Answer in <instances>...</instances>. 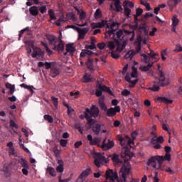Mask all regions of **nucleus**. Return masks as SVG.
Here are the masks:
<instances>
[{
	"label": "nucleus",
	"instance_id": "obj_1",
	"mask_svg": "<svg viewBox=\"0 0 182 182\" xmlns=\"http://www.w3.org/2000/svg\"><path fill=\"white\" fill-rule=\"evenodd\" d=\"M93 28H103V26H106V29H109L107 31V33L109 35L111 39H114L116 41L117 43H118V46L117 48V52H122L123 49L126 48V45H127V40H124L122 43L119 42L116 38L122 41V38H124V35H127L128 38H129V41H134V36L136 34L134 33V31H129L127 30H119V24L117 23H113L112 24H107V23L105 21H102L101 23H92Z\"/></svg>",
	"mask_w": 182,
	"mask_h": 182
},
{
	"label": "nucleus",
	"instance_id": "obj_2",
	"mask_svg": "<svg viewBox=\"0 0 182 182\" xmlns=\"http://www.w3.org/2000/svg\"><path fill=\"white\" fill-rule=\"evenodd\" d=\"M166 154L165 156H151L147 161L146 164L149 167H153V168H156V170H161L163 166V161L164 160H167V161H170L171 160V154H170V151H171V147L166 146L165 147Z\"/></svg>",
	"mask_w": 182,
	"mask_h": 182
},
{
	"label": "nucleus",
	"instance_id": "obj_3",
	"mask_svg": "<svg viewBox=\"0 0 182 182\" xmlns=\"http://www.w3.org/2000/svg\"><path fill=\"white\" fill-rule=\"evenodd\" d=\"M158 75L159 76V79L154 82L153 86L149 88V90H152L153 92H159V90H160V86L164 87V86L170 85V79L166 77V74H164V72L160 69V65H159Z\"/></svg>",
	"mask_w": 182,
	"mask_h": 182
},
{
	"label": "nucleus",
	"instance_id": "obj_4",
	"mask_svg": "<svg viewBox=\"0 0 182 182\" xmlns=\"http://www.w3.org/2000/svg\"><path fill=\"white\" fill-rule=\"evenodd\" d=\"M156 53H154V51L151 50V53L147 55L146 54H141V56H142V60L145 63H149V62H151V63H149L147 65H141L139 69L142 70V72H147L150 70V68L153 66V63H154V59H156Z\"/></svg>",
	"mask_w": 182,
	"mask_h": 182
},
{
	"label": "nucleus",
	"instance_id": "obj_5",
	"mask_svg": "<svg viewBox=\"0 0 182 182\" xmlns=\"http://www.w3.org/2000/svg\"><path fill=\"white\" fill-rule=\"evenodd\" d=\"M99 116V108L95 106H92L90 109L87 108L85 112V117L87 120L89 124H93L95 121L92 117H97Z\"/></svg>",
	"mask_w": 182,
	"mask_h": 182
},
{
	"label": "nucleus",
	"instance_id": "obj_6",
	"mask_svg": "<svg viewBox=\"0 0 182 182\" xmlns=\"http://www.w3.org/2000/svg\"><path fill=\"white\" fill-rule=\"evenodd\" d=\"M50 45H53L55 50L63 52L65 50V43L60 39H56L54 36L50 35L48 36Z\"/></svg>",
	"mask_w": 182,
	"mask_h": 182
},
{
	"label": "nucleus",
	"instance_id": "obj_7",
	"mask_svg": "<svg viewBox=\"0 0 182 182\" xmlns=\"http://www.w3.org/2000/svg\"><path fill=\"white\" fill-rule=\"evenodd\" d=\"M137 68L136 67H132V73H131V75L129 74H127L125 77V80L129 83L130 87H134L136 86V83L139 81L137 79ZM133 78H135L133 80Z\"/></svg>",
	"mask_w": 182,
	"mask_h": 182
},
{
	"label": "nucleus",
	"instance_id": "obj_8",
	"mask_svg": "<svg viewBox=\"0 0 182 182\" xmlns=\"http://www.w3.org/2000/svg\"><path fill=\"white\" fill-rule=\"evenodd\" d=\"M28 53L31 55L32 58H42L43 56V51L39 48L35 47V46L31 45L30 48L27 49Z\"/></svg>",
	"mask_w": 182,
	"mask_h": 182
},
{
	"label": "nucleus",
	"instance_id": "obj_9",
	"mask_svg": "<svg viewBox=\"0 0 182 182\" xmlns=\"http://www.w3.org/2000/svg\"><path fill=\"white\" fill-rule=\"evenodd\" d=\"M118 140L123 149H125L126 151L129 150V147H132V139L130 137L125 136H118Z\"/></svg>",
	"mask_w": 182,
	"mask_h": 182
},
{
	"label": "nucleus",
	"instance_id": "obj_10",
	"mask_svg": "<svg viewBox=\"0 0 182 182\" xmlns=\"http://www.w3.org/2000/svg\"><path fill=\"white\" fill-rule=\"evenodd\" d=\"M102 92H107L109 95H112V90H110V88L106 87V85H105L102 83L97 84V90L95 92L96 96H97V97L102 96V95H103Z\"/></svg>",
	"mask_w": 182,
	"mask_h": 182
},
{
	"label": "nucleus",
	"instance_id": "obj_11",
	"mask_svg": "<svg viewBox=\"0 0 182 182\" xmlns=\"http://www.w3.org/2000/svg\"><path fill=\"white\" fill-rule=\"evenodd\" d=\"M107 161H109L106 159V157H105L103 154H96L94 163L97 167L103 166V163H107Z\"/></svg>",
	"mask_w": 182,
	"mask_h": 182
},
{
	"label": "nucleus",
	"instance_id": "obj_12",
	"mask_svg": "<svg viewBox=\"0 0 182 182\" xmlns=\"http://www.w3.org/2000/svg\"><path fill=\"white\" fill-rule=\"evenodd\" d=\"M124 7V15L127 18H130V14H132V10L129 8H134V4L132 1H124L123 4Z\"/></svg>",
	"mask_w": 182,
	"mask_h": 182
},
{
	"label": "nucleus",
	"instance_id": "obj_13",
	"mask_svg": "<svg viewBox=\"0 0 182 182\" xmlns=\"http://www.w3.org/2000/svg\"><path fill=\"white\" fill-rule=\"evenodd\" d=\"M164 141V139L161 136L159 137H157V136H154L151 139V144L154 145V149H156V150H159L161 149L162 143Z\"/></svg>",
	"mask_w": 182,
	"mask_h": 182
},
{
	"label": "nucleus",
	"instance_id": "obj_14",
	"mask_svg": "<svg viewBox=\"0 0 182 182\" xmlns=\"http://www.w3.org/2000/svg\"><path fill=\"white\" fill-rule=\"evenodd\" d=\"M130 174V167L126 166V165H123L119 171V177L126 181V178L127 176Z\"/></svg>",
	"mask_w": 182,
	"mask_h": 182
},
{
	"label": "nucleus",
	"instance_id": "obj_15",
	"mask_svg": "<svg viewBox=\"0 0 182 182\" xmlns=\"http://www.w3.org/2000/svg\"><path fill=\"white\" fill-rule=\"evenodd\" d=\"M114 147V141L113 140L108 139L106 141V139L102 141V144L101 145V148L102 150H110V149H113Z\"/></svg>",
	"mask_w": 182,
	"mask_h": 182
},
{
	"label": "nucleus",
	"instance_id": "obj_16",
	"mask_svg": "<svg viewBox=\"0 0 182 182\" xmlns=\"http://www.w3.org/2000/svg\"><path fill=\"white\" fill-rule=\"evenodd\" d=\"M87 139L88 141H90V144L91 146H95L97 144V146L102 147V146H100V144H99V143H100V141H102V138L96 137V138L93 139V137L90 134H88L87 136Z\"/></svg>",
	"mask_w": 182,
	"mask_h": 182
},
{
	"label": "nucleus",
	"instance_id": "obj_17",
	"mask_svg": "<svg viewBox=\"0 0 182 182\" xmlns=\"http://www.w3.org/2000/svg\"><path fill=\"white\" fill-rule=\"evenodd\" d=\"M107 115L109 116V117H112V116H116V113H119L120 112V107L116 106L114 108H109L106 110Z\"/></svg>",
	"mask_w": 182,
	"mask_h": 182
},
{
	"label": "nucleus",
	"instance_id": "obj_18",
	"mask_svg": "<svg viewBox=\"0 0 182 182\" xmlns=\"http://www.w3.org/2000/svg\"><path fill=\"white\" fill-rule=\"evenodd\" d=\"M90 174V168H87L85 171H84L79 178L77 179L76 182H83L85 180H86V177L88 176V175Z\"/></svg>",
	"mask_w": 182,
	"mask_h": 182
},
{
	"label": "nucleus",
	"instance_id": "obj_19",
	"mask_svg": "<svg viewBox=\"0 0 182 182\" xmlns=\"http://www.w3.org/2000/svg\"><path fill=\"white\" fill-rule=\"evenodd\" d=\"M141 14H143V9H136V14L134 15V21H135V25L133 26L134 31L137 29V28H138L137 22L139 21V18H137V16H140V15H141Z\"/></svg>",
	"mask_w": 182,
	"mask_h": 182
},
{
	"label": "nucleus",
	"instance_id": "obj_20",
	"mask_svg": "<svg viewBox=\"0 0 182 182\" xmlns=\"http://www.w3.org/2000/svg\"><path fill=\"white\" fill-rule=\"evenodd\" d=\"M77 32L79 33L78 39H85V36L89 32L88 28H78Z\"/></svg>",
	"mask_w": 182,
	"mask_h": 182
},
{
	"label": "nucleus",
	"instance_id": "obj_21",
	"mask_svg": "<svg viewBox=\"0 0 182 182\" xmlns=\"http://www.w3.org/2000/svg\"><path fill=\"white\" fill-rule=\"evenodd\" d=\"M180 2H181V0H168L167 5L169 8V10L172 11L173 9H174V8H176V6L180 4Z\"/></svg>",
	"mask_w": 182,
	"mask_h": 182
},
{
	"label": "nucleus",
	"instance_id": "obj_22",
	"mask_svg": "<svg viewBox=\"0 0 182 182\" xmlns=\"http://www.w3.org/2000/svg\"><path fill=\"white\" fill-rule=\"evenodd\" d=\"M60 73V70H59V68L57 67H51L50 72V76H51V77H56V76H59Z\"/></svg>",
	"mask_w": 182,
	"mask_h": 182
},
{
	"label": "nucleus",
	"instance_id": "obj_23",
	"mask_svg": "<svg viewBox=\"0 0 182 182\" xmlns=\"http://www.w3.org/2000/svg\"><path fill=\"white\" fill-rule=\"evenodd\" d=\"M75 50V47H73V44H67L66 45V53H64L65 55H68V53H70L71 56H73Z\"/></svg>",
	"mask_w": 182,
	"mask_h": 182
},
{
	"label": "nucleus",
	"instance_id": "obj_24",
	"mask_svg": "<svg viewBox=\"0 0 182 182\" xmlns=\"http://www.w3.org/2000/svg\"><path fill=\"white\" fill-rule=\"evenodd\" d=\"M58 166H56L55 169L58 173H63V171L65 168H63V166H65V164L63 163V161L58 160Z\"/></svg>",
	"mask_w": 182,
	"mask_h": 182
},
{
	"label": "nucleus",
	"instance_id": "obj_25",
	"mask_svg": "<svg viewBox=\"0 0 182 182\" xmlns=\"http://www.w3.org/2000/svg\"><path fill=\"white\" fill-rule=\"evenodd\" d=\"M99 105L101 107L102 110H104V112H106L107 110V107L106 106V104H105V97L101 96L99 98Z\"/></svg>",
	"mask_w": 182,
	"mask_h": 182
},
{
	"label": "nucleus",
	"instance_id": "obj_26",
	"mask_svg": "<svg viewBox=\"0 0 182 182\" xmlns=\"http://www.w3.org/2000/svg\"><path fill=\"white\" fill-rule=\"evenodd\" d=\"M117 44L119 46V43L116 41H114V42L111 41L106 43V46L109 48L110 50H113V49L116 48Z\"/></svg>",
	"mask_w": 182,
	"mask_h": 182
},
{
	"label": "nucleus",
	"instance_id": "obj_27",
	"mask_svg": "<svg viewBox=\"0 0 182 182\" xmlns=\"http://www.w3.org/2000/svg\"><path fill=\"white\" fill-rule=\"evenodd\" d=\"M29 12L33 16H38V14H39V10L38 9V7L33 6L29 9Z\"/></svg>",
	"mask_w": 182,
	"mask_h": 182
},
{
	"label": "nucleus",
	"instance_id": "obj_28",
	"mask_svg": "<svg viewBox=\"0 0 182 182\" xmlns=\"http://www.w3.org/2000/svg\"><path fill=\"white\" fill-rule=\"evenodd\" d=\"M101 129H102V125H100V124H95L92 127V132L94 134L97 135V134H99V133H100Z\"/></svg>",
	"mask_w": 182,
	"mask_h": 182
},
{
	"label": "nucleus",
	"instance_id": "obj_29",
	"mask_svg": "<svg viewBox=\"0 0 182 182\" xmlns=\"http://www.w3.org/2000/svg\"><path fill=\"white\" fill-rule=\"evenodd\" d=\"M93 80H95V78L92 75L85 74L83 77L84 83H89V82H93Z\"/></svg>",
	"mask_w": 182,
	"mask_h": 182
},
{
	"label": "nucleus",
	"instance_id": "obj_30",
	"mask_svg": "<svg viewBox=\"0 0 182 182\" xmlns=\"http://www.w3.org/2000/svg\"><path fill=\"white\" fill-rule=\"evenodd\" d=\"M159 102H163V103H166V105H171V103H173V100L165 97H158Z\"/></svg>",
	"mask_w": 182,
	"mask_h": 182
},
{
	"label": "nucleus",
	"instance_id": "obj_31",
	"mask_svg": "<svg viewBox=\"0 0 182 182\" xmlns=\"http://www.w3.org/2000/svg\"><path fill=\"white\" fill-rule=\"evenodd\" d=\"M77 14L79 15L80 21H83L85 18H86V12L82 11V9H77Z\"/></svg>",
	"mask_w": 182,
	"mask_h": 182
},
{
	"label": "nucleus",
	"instance_id": "obj_32",
	"mask_svg": "<svg viewBox=\"0 0 182 182\" xmlns=\"http://www.w3.org/2000/svg\"><path fill=\"white\" fill-rule=\"evenodd\" d=\"M47 173L50 174L52 177H56V171L55 170V168L53 167H48L46 169Z\"/></svg>",
	"mask_w": 182,
	"mask_h": 182
},
{
	"label": "nucleus",
	"instance_id": "obj_33",
	"mask_svg": "<svg viewBox=\"0 0 182 182\" xmlns=\"http://www.w3.org/2000/svg\"><path fill=\"white\" fill-rule=\"evenodd\" d=\"M134 55H136V51L131 50L126 53L124 58L125 59H132Z\"/></svg>",
	"mask_w": 182,
	"mask_h": 182
},
{
	"label": "nucleus",
	"instance_id": "obj_34",
	"mask_svg": "<svg viewBox=\"0 0 182 182\" xmlns=\"http://www.w3.org/2000/svg\"><path fill=\"white\" fill-rule=\"evenodd\" d=\"M67 19H70L71 21H73V22H76L77 21V18L76 16H75V14L73 12L68 13L66 15Z\"/></svg>",
	"mask_w": 182,
	"mask_h": 182
},
{
	"label": "nucleus",
	"instance_id": "obj_35",
	"mask_svg": "<svg viewBox=\"0 0 182 182\" xmlns=\"http://www.w3.org/2000/svg\"><path fill=\"white\" fill-rule=\"evenodd\" d=\"M18 163L21 164V167H23L25 168H29V166H28V162L23 158L18 160Z\"/></svg>",
	"mask_w": 182,
	"mask_h": 182
},
{
	"label": "nucleus",
	"instance_id": "obj_36",
	"mask_svg": "<svg viewBox=\"0 0 182 182\" xmlns=\"http://www.w3.org/2000/svg\"><path fill=\"white\" fill-rule=\"evenodd\" d=\"M6 87L10 90L11 95H14V93L15 92V85H12V84L6 82Z\"/></svg>",
	"mask_w": 182,
	"mask_h": 182
},
{
	"label": "nucleus",
	"instance_id": "obj_37",
	"mask_svg": "<svg viewBox=\"0 0 182 182\" xmlns=\"http://www.w3.org/2000/svg\"><path fill=\"white\" fill-rule=\"evenodd\" d=\"M112 161L114 163V164H122V161L119 159V155L114 154L112 157Z\"/></svg>",
	"mask_w": 182,
	"mask_h": 182
},
{
	"label": "nucleus",
	"instance_id": "obj_38",
	"mask_svg": "<svg viewBox=\"0 0 182 182\" xmlns=\"http://www.w3.org/2000/svg\"><path fill=\"white\" fill-rule=\"evenodd\" d=\"M86 65L88 69H90V70H93V59L88 58Z\"/></svg>",
	"mask_w": 182,
	"mask_h": 182
},
{
	"label": "nucleus",
	"instance_id": "obj_39",
	"mask_svg": "<svg viewBox=\"0 0 182 182\" xmlns=\"http://www.w3.org/2000/svg\"><path fill=\"white\" fill-rule=\"evenodd\" d=\"M21 87H23L24 89H27L30 92H33V86L28 85L25 83L20 85Z\"/></svg>",
	"mask_w": 182,
	"mask_h": 182
},
{
	"label": "nucleus",
	"instance_id": "obj_40",
	"mask_svg": "<svg viewBox=\"0 0 182 182\" xmlns=\"http://www.w3.org/2000/svg\"><path fill=\"white\" fill-rule=\"evenodd\" d=\"M178 22H180V20L177 18V16H173L172 18V26H177Z\"/></svg>",
	"mask_w": 182,
	"mask_h": 182
},
{
	"label": "nucleus",
	"instance_id": "obj_41",
	"mask_svg": "<svg viewBox=\"0 0 182 182\" xmlns=\"http://www.w3.org/2000/svg\"><path fill=\"white\" fill-rule=\"evenodd\" d=\"M43 117L44 120H46L47 122H48V123H53V117H52V116L49 114H45Z\"/></svg>",
	"mask_w": 182,
	"mask_h": 182
},
{
	"label": "nucleus",
	"instance_id": "obj_42",
	"mask_svg": "<svg viewBox=\"0 0 182 182\" xmlns=\"http://www.w3.org/2000/svg\"><path fill=\"white\" fill-rule=\"evenodd\" d=\"M95 16L96 19H99L102 18V11H100V9H97L95 13Z\"/></svg>",
	"mask_w": 182,
	"mask_h": 182
},
{
	"label": "nucleus",
	"instance_id": "obj_43",
	"mask_svg": "<svg viewBox=\"0 0 182 182\" xmlns=\"http://www.w3.org/2000/svg\"><path fill=\"white\" fill-rule=\"evenodd\" d=\"M48 14L51 21L56 20V16H55V13H53V11L52 9L48 11Z\"/></svg>",
	"mask_w": 182,
	"mask_h": 182
},
{
	"label": "nucleus",
	"instance_id": "obj_44",
	"mask_svg": "<svg viewBox=\"0 0 182 182\" xmlns=\"http://www.w3.org/2000/svg\"><path fill=\"white\" fill-rule=\"evenodd\" d=\"M62 22H66V20H65V17L60 18L57 21L55 22V25L57 26H60Z\"/></svg>",
	"mask_w": 182,
	"mask_h": 182
},
{
	"label": "nucleus",
	"instance_id": "obj_45",
	"mask_svg": "<svg viewBox=\"0 0 182 182\" xmlns=\"http://www.w3.org/2000/svg\"><path fill=\"white\" fill-rule=\"evenodd\" d=\"M51 100L55 106V107H56V109H58V99L57 97H51Z\"/></svg>",
	"mask_w": 182,
	"mask_h": 182
},
{
	"label": "nucleus",
	"instance_id": "obj_46",
	"mask_svg": "<svg viewBox=\"0 0 182 182\" xmlns=\"http://www.w3.org/2000/svg\"><path fill=\"white\" fill-rule=\"evenodd\" d=\"M26 31H29V27H26L20 31V33L18 34V36H19L18 41H21V38L22 35H23V33L26 32Z\"/></svg>",
	"mask_w": 182,
	"mask_h": 182
},
{
	"label": "nucleus",
	"instance_id": "obj_47",
	"mask_svg": "<svg viewBox=\"0 0 182 182\" xmlns=\"http://www.w3.org/2000/svg\"><path fill=\"white\" fill-rule=\"evenodd\" d=\"M43 46H44L46 52L48 53V55H52V50L50 49H49V47L48 46V44L43 43Z\"/></svg>",
	"mask_w": 182,
	"mask_h": 182
},
{
	"label": "nucleus",
	"instance_id": "obj_48",
	"mask_svg": "<svg viewBox=\"0 0 182 182\" xmlns=\"http://www.w3.org/2000/svg\"><path fill=\"white\" fill-rule=\"evenodd\" d=\"M173 52H182V47L180 44H176V49L173 50Z\"/></svg>",
	"mask_w": 182,
	"mask_h": 182
},
{
	"label": "nucleus",
	"instance_id": "obj_49",
	"mask_svg": "<svg viewBox=\"0 0 182 182\" xmlns=\"http://www.w3.org/2000/svg\"><path fill=\"white\" fill-rule=\"evenodd\" d=\"M60 146H62V147H66V145L68 144V140L61 139L60 141Z\"/></svg>",
	"mask_w": 182,
	"mask_h": 182
},
{
	"label": "nucleus",
	"instance_id": "obj_50",
	"mask_svg": "<svg viewBox=\"0 0 182 182\" xmlns=\"http://www.w3.org/2000/svg\"><path fill=\"white\" fill-rule=\"evenodd\" d=\"M20 147H21V149H22V150H24V151H26V153H31L29 149L28 148H26L23 144H20Z\"/></svg>",
	"mask_w": 182,
	"mask_h": 182
},
{
	"label": "nucleus",
	"instance_id": "obj_51",
	"mask_svg": "<svg viewBox=\"0 0 182 182\" xmlns=\"http://www.w3.org/2000/svg\"><path fill=\"white\" fill-rule=\"evenodd\" d=\"M156 32H157V28L154 27L152 31L149 32V36H154V35H156Z\"/></svg>",
	"mask_w": 182,
	"mask_h": 182
},
{
	"label": "nucleus",
	"instance_id": "obj_52",
	"mask_svg": "<svg viewBox=\"0 0 182 182\" xmlns=\"http://www.w3.org/2000/svg\"><path fill=\"white\" fill-rule=\"evenodd\" d=\"M111 56L112 58H113V59H119V58H120V55H119V54H117V53L115 52H112Z\"/></svg>",
	"mask_w": 182,
	"mask_h": 182
},
{
	"label": "nucleus",
	"instance_id": "obj_53",
	"mask_svg": "<svg viewBox=\"0 0 182 182\" xmlns=\"http://www.w3.org/2000/svg\"><path fill=\"white\" fill-rule=\"evenodd\" d=\"M39 11L41 14H46V6H43L39 7Z\"/></svg>",
	"mask_w": 182,
	"mask_h": 182
},
{
	"label": "nucleus",
	"instance_id": "obj_54",
	"mask_svg": "<svg viewBox=\"0 0 182 182\" xmlns=\"http://www.w3.org/2000/svg\"><path fill=\"white\" fill-rule=\"evenodd\" d=\"M141 4L146 8L148 11H150V4L146 2V1H141Z\"/></svg>",
	"mask_w": 182,
	"mask_h": 182
},
{
	"label": "nucleus",
	"instance_id": "obj_55",
	"mask_svg": "<svg viewBox=\"0 0 182 182\" xmlns=\"http://www.w3.org/2000/svg\"><path fill=\"white\" fill-rule=\"evenodd\" d=\"M166 171L167 173H169V174H175L176 173V171H174L173 169H171V168L170 167H166Z\"/></svg>",
	"mask_w": 182,
	"mask_h": 182
},
{
	"label": "nucleus",
	"instance_id": "obj_56",
	"mask_svg": "<svg viewBox=\"0 0 182 182\" xmlns=\"http://www.w3.org/2000/svg\"><path fill=\"white\" fill-rule=\"evenodd\" d=\"M97 46H98L99 49L102 50V49H105V47L107 46H106V43H99L97 44Z\"/></svg>",
	"mask_w": 182,
	"mask_h": 182
},
{
	"label": "nucleus",
	"instance_id": "obj_57",
	"mask_svg": "<svg viewBox=\"0 0 182 182\" xmlns=\"http://www.w3.org/2000/svg\"><path fill=\"white\" fill-rule=\"evenodd\" d=\"M122 96H129V95H130V91L124 90L122 92Z\"/></svg>",
	"mask_w": 182,
	"mask_h": 182
},
{
	"label": "nucleus",
	"instance_id": "obj_58",
	"mask_svg": "<svg viewBox=\"0 0 182 182\" xmlns=\"http://www.w3.org/2000/svg\"><path fill=\"white\" fill-rule=\"evenodd\" d=\"M10 126H11V127H15L16 129H18V124H16V123H15V121L11 119V124Z\"/></svg>",
	"mask_w": 182,
	"mask_h": 182
},
{
	"label": "nucleus",
	"instance_id": "obj_59",
	"mask_svg": "<svg viewBox=\"0 0 182 182\" xmlns=\"http://www.w3.org/2000/svg\"><path fill=\"white\" fill-rule=\"evenodd\" d=\"M9 153L10 156H15L16 152H15V148H11L9 149Z\"/></svg>",
	"mask_w": 182,
	"mask_h": 182
},
{
	"label": "nucleus",
	"instance_id": "obj_60",
	"mask_svg": "<svg viewBox=\"0 0 182 182\" xmlns=\"http://www.w3.org/2000/svg\"><path fill=\"white\" fill-rule=\"evenodd\" d=\"M74 146H75V149H79V147H80V146H82V141L75 142Z\"/></svg>",
	"mask_w": 182,
	"mask_h": 182
},
{
	"label": "nucleus",
	"instance_id": "obj_61",
	"mask_svg": "<svg viewBox=\"0 0 182 182\" xmlns=\"http://www.w3.org/2000/svg\"><path fill=\"white\" fill-rule=\"evenodd\" d=\"M72 176H73V173H72L68 178L60 180V182H69V181H70V180H72Z\"/></svg>",
	"mask_w": 182,
	"mask_h": 182
},
{
	"label": "nucleus",
	"instance_id": "obj_62",
	"mask_svg": "<svg viewBox=\"0 0 182 182\" xmlns=\"http://www.w3.org/2000/svg\"><path fill=\"white\" fill-rule=\"evenodd\" d=\"M120 124H122V122H120V121H119V120H116L114 122V127H119V126H120Z\"/></svg>",
	"mask_w": 182,
	"mask_h": 182
},
{
	"label": "nucleus",
	"instance_id": "obj_63",
	"mask_svg": "<svg viewBox=\"0 0 182 182\" xmlns=\"http://www.w3.org/2000/svg\"><path fill=\"white\" fill-rule=\"evenodd\" d=\"M28 168H22V173L24 174V176H28Z\"/></svg>",
	"mask_w": 182,
	"mask_h": 182
},
{
	"label": "nucleus",
	"instance_id": "obj_64",
	"mask_svg": "<svg viewBox=\"0 0 182 182\" xmlns=\"http://www.w3.org/2000/svg\"><path fill=\"white\" fill-rule=\"evenodd\" d=\"M44 66H46V69L52 68L50 63L46 62Z\"/></svg>",
	"mask_w": 182,
	"mask_h": 182
}]
</instances>
